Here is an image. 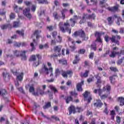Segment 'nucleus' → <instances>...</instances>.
I'll return each instance as SVG.
<instances>
[{
	"label": "nucleus",
	"instance_id": "1",
	"mask_svg": "<svg viewBox=\"0 0 124 124\" xmlns=\"http://www.w3.org/2000/svg\"><path fill=\"white\" fill-rule=\"evenodd\" d=\"M59 27L60 28V31L62 32H65V31H68L69 34L71 33V28H69L70 27V24H69V21L66 20L65 22L63 23L62 22L59 23Z\"/></svg>",
	"mask_w": 124,
	"mask_h": 124
},
{
	"label": "nucleus",
	"instance_id": "2",
	"mask_svg": "<svg viewBox=\"0 0 124 124\" xmlns=\"http://www.w3.org/2000/svg\"><path fill=\"white\" fill-rule=\"evenodd\" d=\"M104 39L105 41L107 43L109 42V40H111V42L113 43H115L116 44H117V45H119V40H121V37L120 35H116V36L112 35L111 37H109L108 35H106Z\"/></svg>",
	"mask_w": 124,
	"mask_h": 124
},
{
	"label": "nucleus",
	"instance_id": "3",
	"mask_svg": "<svg viewBox=\"0 0 124 124\" xmlns=\"http://www.w3.org/2000/svg\"><path fill=\"white\" fill-rule=\"evenodd\" d=\"M112 51H111V54H109L110 58H115L116 57V55H117L119 57H121V55H124V49L123 50L119 51V47L117 46L112 47Z\"/></svg>",
	"mask_w": 124,
	"mask_h": 124
},
{
	"label": "nucleus",
	"instance_id": "4",
	"mask_svg": "<svg viewBox=\"0 0 124 124\" xmlns=\"http://www.w3.org/2000/svg\"><path fill=\"white\" fill-rule=\"evenodd\" d=\"M68 11L67 9H62L61 12L62 14V16L58 15V12H54L53 13V16L54 18L55 19V20H58V21H60V18H62V20H64L65 19V13Z\"/></svg>",
	"mask_w": 124,
	"mask_h": 124
},
{
	"label": "nucleus",
	"instance_id": "5",
	"mask_svg": "<svg viewBox=\"0 0 124 124\" xmlns=\"http://www.w3.org/2000/svg\"><path fill=\"white\" fill-rule=\"evenodd\" d=\"M68 11L67 9H62L61 12L62 14V16L58 15V12H54L53 13V16L54 18L55 19V20H58V21H60V18H62V20H64L65 19V13Z\"/></svg>",
	"mask_w": 124,
	"mask_h": 124
},
{
	"label": "nucleus",
	"instance_id": "6",
	"mask_svg": "<svg viewBox=\"0 0 124 124\" xmlns=\"http://www.w3.org/2000/svg\"><path fill=\"white\" fill-rule=\"evenodd\" d=\"M42 89H41L40 87H38L37 88V92L33 93L34 95H36L37 96H38L39 94H40L41 95H43V94H45V90H46V85H42Z\"/></svg>",
	"mask_w": 124,
	"mask_h": 124
},
{
	"label": "nucleus",
	"instance_id": "7",
	"mask_svg": "<svg viewBox=\"0 0 124 124\" xmlns=\"http://www.w3.org/2000/svg\"><path fill=\"white\" fill-rule=\"evenodd\" d=\"M43 65L44 66L43 68L39 70L40 73L48 75V74H49V71L52 72V70H53V68L52 67L49 68L48 69L45 64H43Z\"/></svg>",
	"mask_w": 124,
	"mask_h": 124
},
{
	"label": "nucleus",
	"instance_id": "8",
	"mask_svg": "<svg viewBox=\"0 0 124 124\" xmlns=\"http://www.w3.org/2000/svg\"><path fill=\"white\" fill-rule=\"evenodd\" d=\"M11 71L14 75H16L17 81H21L23 80V75L24 73H23L22 72L18 73L17 72V71H14V70H12Z\"/></svg>",
	"mask_w": 124,
	"mask_h": 124
},
{
	"label": "nucleus",
	"instance_id": "9",
	"mask_svg": "<svg viewBox=\"0 0 124 124\" xmlns=\"http://www.w3.org/2000/svg\"><path fill=\"white\" fill-rule=\"evenodd\" d=\"M30 11H31V9H30V8H26L23 10V14L24 16H26L29 20H31L32 16L31 13H30Z\"/></svg>",
	"mask_w": 124,
	"mask_h": 124
},
{
	"label": "nucleus",
	"instance_id": "10",
	"mask_svg": "<svg viewBox=\"0 0 124 124\" xmlns=\"http://www.w3.org/2000/svg\"><path fill=\"white\" fill-rule=\"evenodd\" d=\"M105 33L96 31L95 33V37H96V41L102 43V40L101 39V35L105 34Z\"/></svg>",
	"mask_w": 124,
	"mask_h": 124
},
{
	"label": "nucleus",
	"instance_id": "11",
	"mask_svg": "<svg viewBox=\"0 0 124 124\" xmlns=\"http://www.w3.org/2000/svg\"><path fill=\"white\" fill-rule=\"evenodd\" d=\"M75 36H77L78 35L80 37H85L86 34H85V31L82 30H79L78 31H76L74 33Z\"/></svg>",
	"mask_w": 124,
	"mask_h": 124
},
{
	"label": "nucleus",
	"instance_id": "12",
	"mask_svg": "<svg viewBox=\"0 0 124 124\" xmlns=\"http://www.w3.org/2000/svg\"><path fill=\"white\" fill-rule=\"evenodd\" d=\"M96 102L93 104V105L95 107H99V108H100L103 105V103L101 102V100L97 99L96 100Z\"/></svg>",
	"mask_w": 124,
	"mask_h": 124
},
{
	"label": "nucleus",
	"instance_id": "13",
	"mask_svg": "<svg viewBox=\"0 0 124 124\" xmlns=\"http://www.w3.org/2000/svg\"><path fill=\"white\" fill-rule=\"evenodd\" d=\"M3 78L4 80H5V82H8L9 80H10V76H9V74L7 72L3 73Z\"/></svg>",
	"mask_w": 124,
	"mask_h": 124
},
{
	"label": "nucleus",
	"instance_id": "14",
	"mask_svg": "<svg viewBox=\"0 0 124 124\" xmlns=\"http://www.w3.org/2000/svg\"><path fill=\"white\" fill-rule=\"evenodd\" d=\"M68 110L69 115H71L72 113L73 114H75V113H76V108L74 106L72 105L69 107L68 108Z\"/></svg>",
	"mask_w": 124,
	"mask_h": 124
},
{
	"label": "nucleus",
	"instance_id": "15",
	"mask_svg": "<svg viewBox=\"0 0 124 124\" xmlns=\"http://www.w3.org/2000/svg\"><path fill=\"white\" fill-rule=\"evenodd\" d=\"M84 85V81H82L81 82L78 83L77 85V89L78 92H82L83 89L82 88V85Z\"/></svg>",
	"mask_w": 124,
	"mask_h": 124
},
{
	"label": "nucleus",
	"instance_id": "16",
	"mask_svg": "<svg viewBox=\"0 0 124 124\" xmlns=\"http://www.w3.org/2000/svg\"><path fill=\"white\" fill-rule=\"evenodd\" d=\"M108 10L110 11V12H117L119 9V7L118 6H114L111 7H108L107 8Z\"/></svg>",
	"mask_w": 124,
	"mask_h": 124
},
{
	"label": "nucleus",
	"instance_id": "17",
	"mask_svg": "<svg viewBox=\"0 0 124 124\" xmlns=\"http://www.w3.org/2000/svg\"><path fill=\"white\" fill-rule=\"evenodd\" d=\"M22 53L20 54V57H21L22 61H27L28 58L27 57V55H26V53L27 51L24 50L21 51Z\"/></svg>",
	"mask_w": 124,
	"mask_h": 124
},
{
	"label": "nucleus",
	"instance_id": "18",
	"mask_svg": "<svg viewBox=\"0 0 124 124\" xmlns=\"http://www.w3.org/2000/svg\"><path fill=\"white\" fill-rule=\"evenodd\" d=\"M95 78L97 80V82L96 83V85H97V87H98V88H100V87H101V86L100 85V83H101V79H100V77L96 76L95 77Z\"/></svg>",
	"mask_w": 124,
	"mask_h": 124
},
{
	"label": "nucleus",
	"instance_id": "19",
	"mask_svg": "<svg viewBox=\"0 0 124 124\" xmlns=\"http://www.w3.org/2000/svg\"><path fill=\"white\" fill-rule=\"evenodd\" d=\"M117 101L120 102V106H124V97H119L117 98Z\"/></svg>",
	"mask_w": 124,
	"mask_h": 124
},
{
	"label": "nucleus",
	"instance_id": "20",
	"mask_svg": "<svg viewBox=\"0 0 124 124\" xmlns=\"http://www.w3.org/2000/svg\"><path fill=\"white\" fill-rule=\"evenodd\" d=\"M64 99L65 100L67 104H68L70 101H73V98L71 96L65 97V98H64Z\"/></svg>",
	"mask_w": 124,
	"mask_h": 124
},
{
	"label": "nucleus",
	"instance_id": "21",
	"mask_svg": "<svg viewBox=\"0 0 124 124\" xmlns=\"http://www.w3.org/2000/svg\"><path fill=\"white\" fill-rule=\"evenodd\" d=\"M89 73H90V71L86 70L84 74L81 72L80 74V75L81 77H84L85 78H86V77H88V76H89Z\"/></svg>",
	"mask_w": 124,
	"mask_h": 124
},
{
	"label": "nucleus",
	"instance_id": "22",
	"mask_svg": "<svg viewBox=\"0 0 124 124\" xmlns=\"http://www.w3.org/2000/svg\"><path fill=\"white\" fill-rule=\"evenodd\" d=\"M100 96V98L102 100H103L104 99H105V98H108L109 99H111V96H109V94H103Z\"/></svg>",
	"mask_w": 124,
	"mask_h": 124
},
{
	"label": "nucleus",
	"instance_id": "23",
	"mask_svg": "<svg viewBox=\"0 0 124 124\" xmlns=\"http://www.w3.org/2000/svg\"><path fill=\"white\" fill-rule=\"evenodd\" d=\"M48 88L50 89V90L52 91V92H54V93H58V90H57V88H56V87L53 85H49Z\"/></svg>",
	"mask_w": 124,
	"mask_h": 124
},
{
	"label": "nucleus",
	"instance_id": "24",
	"mask_svg": "<svg viewBox=\"0 0 124 124\" xmlns=\"http://www.w3.org/2000/svg\"><path fill=\"white\" fill-rule=\"evenodd\" d=\"M7 94V92L5 89H0V95L4 97V95H6Z\"/></svg>",
	"mask_w": 124,
	"mask_h": 124
},
{
	"label": "nucleus",
	"instance_id": "25",
	"mask_svg": "<svg viewBox=\"0 0 124 124\" xmlns=\"http://www.w3.org/2000/svg\"><path fill=\"white\" fill-rule=\"evenodd\" d=\"M85 16H87V19H93V20H94L95 19V15H94V13H93L92 15H85Z\"/></svg>",
	"mask_w": 124,
	"mask_h": 124
},
{
	"label": "nucleus",
	"instance_id": "26",
	"mask_svg": "<svg viewBox=\"0 0 124 124\" xmlns=\"http://www.w3.org/2000/svg\"><path fill=\"white\" fill-rule=\"evenodd\" d=\"M39 4H48L49 2L47 0H37Z\"/></svg>",
	"mask_w": 124,
	"mask_h": 124
},
{
	"label": "nucleus",
	"instance_id": "27",
	"mask_svg": "<svg viewBox=\"0 0 124 124\" xmlns=\"http://www.w3.org/2000/svg\"><path fill=\"white\" fill-rule=\"evenodd\" d=\"M51 107V102H47L45 103V105L43 107L44 109H48V108H50Z\"/></svg>",
	"mask_w": 124,
	"mask_h": 124
},
{
	"label": "nucleus",
	"instance_id": "28",
	"mask_svg": "<svg viewBox=\"0 0 124 124\" xmlns=\"http://www.w3.org/2000/svg\"><path fill=\"white\" fill-rule=\"evenodd\" d=\"M16 32L17 34L19 35H20L21 36H24V34H25V31L24 30L19 31L17 30L16 31Z\"/></svg>",
	"mask_w": 124,
	"mask_h": 124
},
{
	"label": "nucleus",
	"instance_id": "29",
	"mask_svg": "<svg viewBox=\"0 0 124 124\" xmlns=\"http://www.w3.org/2000/svg\"><path fill=\"white\" fill-rule=\"evenodd\" d=\"M109 80L111 84H115L116 83V78H115V76L109 77Z\"/></svg>",
	"mask_w": 124,
	"mask_h": 124
},
{
	"label": "nucleus",
	"instance_id": "30",
	"mask_svg": "<svg viewBox=\"0 0 124 124\" xmlns=\"http://www.w3.org/2000/svg\"><path fill=\"white\" fill-rule=\"evenodd\" d=\"M80 61V58L78 57V56L76 55L75 56V59L73 62V64H76V63H78L79 62V61Z\"/></svg>",
	"mask_w": 124,
	"mask_h": 124
},
{
	"label": "nucleus",
	"instance_id": "31",
	"mask_svg": "<svg viewBox=\"0 0 124 124\" xmlns=\"http://www.w3.org/2000/svg\"><path fill=\"white\" fill-rule=\"evenodd\" d=\"M124 57H123L121 58V59L118 60L117 61V64L118 65H121V64H122V63H123L124 62Z\"/></svg>",
	"mask_w": 124,
	"mask_h": 124
},
{
	"label": "nucleus",
	"instance_id": "32",
	"mask_svg": "<svg viewBox=\"0 0 124 124\" xmlns=\"http://www.w3.org/2000/svg\"><path fill=\"white\" fill-rule=\"evenodd\" d=\"M61 74L62 76L64 77V78H67L68 76H67V73L66 71H63V70H62Z\"/></svg>",
	"mask_w": 124,
	"mask_h": 124
},
{
	"label": "nucleus",
	"instance_id": "33",
	"mask_svg": "<svg viewBox=\"0 0 124 124\" xmlns=\"http://www.w3.org/2000/svg\"><path fill=\"white\" fill-rule=\"evenodd\" d=\"M14 54L16 57H20L21 56V52L19 50L14 51Z\"/></svg>",
	"mask_w": 124,
	"mask_h": 124
},
{
	"label": "nucleus",
	"instance_id": "34",
	"mask_svg": "<svg viewBox=\"0 0 124 124\" xmlns=\"http://www.w3.org/2000/svg\"><path fill=\"white\" fill-rule=\"evenodd\" d=\"M14 7L15 8V11L16 12V13H18V12H19L20 10H22V8L19 7V8H18V6L17 5H14Z\"/></svg>",
	"mask_w": 124,
	"mask_h": 124
},
{
	"label": "nucleus",
	"instance_id": "35",
	"mask_svg": "<svg viewBox=\"0 0 124 124\" xmlns=\"http://www.w3.org/2000/svg\"><path fill=\"white\" fill-rule=\"evenodd\" d=\"M9 27H10V24H4L0 26V28L2 30H6Z\"/></svg>",
	"mask_w": 124,
	"mask_h": 124
},
{
	"label": "nucleus",
	"instance_id": "36",
	"mask_svg": "<svg viewBox=\"0 0 124 124\" xmlns=\"http://www.w3.org/2000/svg\"><path fill=\"white\" fill-rule=\"evenodd\" d=\"M60 74H62V70L60 71V69H56L55 70V76L58 77V76H60Z\"/></svg>",
	"mask_w": 124,
	"mask_h": 124
},
{
	"label": "nucleus",
	"instance_id": "37",
	"mask_svg": "<svg viewBox=\"0 0 124 124\" xmlns=\"http://www.w3.org/2000/svg\"><path fill=\"white\" fill-rule=\"evenodd\" d=\"M86 19H87V16H86V15H84L83 16L82 19L80 21L79 23L83 24V23H85V22H86Z\"/></svg>",
	"mask_w": 124,
	"mask_h": 124
},
{
	"label": "nucleus",
	"instance_id": "38",
	"mask_svg": "<svg viewBox=\"0 0 124 124\" xmlns=\"http://www.w3.org/2000/svg\"><path fill=\"white\" fill-rule=\"evenodd\" d=\"M33 35H36V39H38L39 37H40V36L39 35V32L38 31V30H36L35 32H34Z\"/></svg>",
	"mask_w": 124,
	"mask_h": 124
},
{
	"label": "nucleus",
	"instance_id": "39",
	"mask_svg": "<svg viewBox=\"0 0 124 124\" xmlns=\"http://www.w3.org/2000/svg\"><path fill=\"white\" fill-rule=\"evenodd\" d=\"M104 91L107 90L108 92H110L111 91V86L109 84L107 85L105 87H104Z\"/></svg>",
	"mask_w": 124,
	"mask_h": 124
},
{
	"label": "nucleus",
	"instance_id": "40",
	"mask_svg": "<svg viewBox=\"0 0 124 124\" xmlns=\"http://www.w3.org/2000/svg\"><path fill=\"white\" fill-rule=\"evenodd\" d=\"M53 50L55 51V52H58V53H60V52H61V50H62V48L59 47L58 46H57L54 47Z\"/></svg>",
	"mask_w": 124,
	"mask_h": 124
},
{
	"label": "nucleus",
	"instance_id": "41",
	"mask_svg": "<svg viewBox=\"0 0 124 124\" xmlns=\"http://www.w3.org/2000/svg\"><path fill=\"white\" fill-rule=\"evenodd\" d=\"M107 0H102L100 1V4L102 7H105V2Z\"/></svg>",
	"mask_w": 124,
	"mask_h": 124
},
{
	"label": "nucleus",
	"instance_id": "42",
	"mask_svg": "<svg viewBox=\"0 0 124 124\" xmlns=\"http://www.w3.org/2000/svg\"><path fill=\"white\" fill-rule=\"evenodd\" d=\"M83 108L81 107H77L76 108V112H78V113H80L81 112H83Z\"/></svg>",
	"mask_w": 124,
	"mask_h": 124
},
{
	"label": "nucleus",
	"instance_id": "43",
	"mask_svg": "<svg viewBox=\"0 0 124 124\" xmlns=\"http://www.w3.org/2000/svg\"><path fill=\"white\" fill-rule=\"evenodd\" d=\"M31 9L32 12H35V10H36V5H32Z\"/></svg>",
	"mask_w": 124,
	"mask_h": 124
},
{
	"label": "nucleus",
	"instance_id": "44",
	"mask_svg": "<svg viewBox=\"0 0 124 124\" xmlns=\"http://www.w3.org/2000/svg\"><path fill=\"white\" fill-rule=\"evenodd\" d=\"M83 95L84 97V98H88V96L90 95V92L88 91H85V92L83 94Z\"/></svg>",
	"mask_w": 124,
	"mask_h": 124
},
{
	"label": "nucleus",
	"instance_id": "45",
	"mask_svg": "<svg viewBox=\"0 0 124 124\" xmlns=\"http://www.w3.org/2000/svg\"><path fill=\"white\" fill-rule=\"evenodd\" d=\"M98 93L99 96L102 95V93H103V91L101 89H100V87H98Z\"/></svg>",
	"mask_w": 124,
	"mask_h": 124
},
{
	"label": "nucleus",
	"instance_id": "46",
	"mask_svg": "<svg viewBox=\"0 0 124 124\" xmlns=\"http://www.w3.org/2000/svg\"><path fill=\"white\" fill-rule=\"evenodd\" d=\"M51 119H53V120H55L56 121H60V118L56 116V115L51 116Z\"/></svg>",
	"mask_w": 124,
	"mask_h": 124
},
{
	"label": "nucleus",
	"instance_id": "47",
	"mask_svg": "<svg viewBox=\"0 0 124 124\" xmlns=\"http://www.w3.org/2000/svg\"><path fill=\"white\" fill-rule=\"evenodd\" d=\"M47 30H48L49 31H52L54 30V26L50 25L46 27Z\"/></svg>",
	"mask_w": 124,
	"mask_h": 124
},
{
	"label": "nucleus",
	"instance_id": "48",
	"mask_svg": "<svg viewBox=\"0 0 124 124\" xmlns=\"http://www.w3.org/2000/svg\"><path fill=\"white\" fill-rule=\"evenodd\" d=\"M91 49L94 51H96V45L95 44H93L91 46Z\"/></svg>",
	"mask_w": 124,
	"mask_h": 124
},
{
	"label": "nucleus",
	"instance_id": "49",
	"mask_svg": "<svg viewBox=\"0 0 124 124\" xmlns=\"http://www.w3.org/2000/svg\"><path fill=\"white\" fill-rule=\"evenodd\" d=\"M59 62L60 63H62V64H66V63H67V62H66V60L64 59L60 60H59Z\"/></svg>",
	"mask_w": 124,
	"mask_h": 124
},
{
	"label": "nucleus",
	"instance_id": "50",
	"mask_svg": "<svg viewBox=\"0 0 124 124\" xmlns=\"http://www.w3.org/2000/svg\"><path fill=\"white\" fill-rule=\"evenodd\" d=\"M110 53V50H107L106 53L102 55V58H105Z\"/></svg>",
	"mask_w": 124,
	"mask_h": 124
},
{
	"label": "nucleus",
	"instance_id": "51",
	"mask_svg": "<svg viewBox=\"0 0 124 124\" xmlns=\"http://www.w3.org/2000/svg\"><path fill=\"white\" fill-rule=\"evenodd\" d=\"M107 20L108 22V24L111 25L112 24V23H113V22L112 21V17L111 16L108 17Z\"/></svg>",
	"mask_w": 124,
	"mask_h": 124
},
{
	"label": "nucleus",
	"instance_id": "52",
	"mask_svg": "<svg viewBox=\"0 0 124 124\" xmlns=\"http://www.w3.org/2000/svg\"><path fill=\"white\" fill-rule=\"evenodd\" d=\"M6 13L5 9H3V11L2 10H0V15H5Z\"/></svg>",
	"mask_w": 124,
	"mask_h": 124
},
{
	"label": "nucleus",
	"instance_id": "53",
	"mask_svg": "<svg viewBox=\"0 0 124 124\" xmlns=\"http://www.w3.org/2000/svg\"><path fill=\"white\" fill-rule=\"evenodd\" d=\"M47 93L48 94V95H49L50 99H51V98H53V97H52V96H53V92H51V91L48 90Z\"/></svg>",
	"mask_w": 124,
	"mask_h": 124
},
{
	"label": "nucleus",
	"instance_id": "54",
	"mask_svg": "<svg viewBox=\"0 0 124 124\" xmlns=\"http://www.w3.org/2000/svg\"><path fill=\"white\" fill-rule=\"evenodd\" d=\"M30 46L31 47V51L32 52V51H34L35 49V47H34V45L33 44V43H31L30 45Z\"/></svg>",
	"mask_w": 124,
	"mask_h": 124
},
{
	"label": "nucleus",
	"instance_id": "55",
	"mask_svg": "<svg viewBox=\"0 0 124 124\" xmlns=\"http://www.w3.org/2000/svg\"><path fill=\"white\" fill-rule=\"evenodd\" d=\"M10 18L11 20H12V19H14L15 18V14L13 13H11L10 15Z\"/></svg>",
	"mask_w": 124,
	"mask_h": 124
},
{
	"label": "nucleus",
	"instance_id": "56",
	"mask_svg": "<svg viewBox=\"0 0 124 124\" xmlns=\"http://www.w3.org/2000/svg\"><path fill=\"white\" fill-rule=\"evenodd\" d=\"M13 27L14 28H18V27H19V22H14Z\"/></svg>",
	"mask_w": 124,
	"mask_h": 124
},
{
	"label": "nucleus",
	"instance_id": "57",
	"mask_svg": "<svg viewBox=\"0 0 124 124\" xmlns=\"http://www.w3.org/2000/svg\"><path fill=\"white\" fill-rule=\"evenodd\" d=\"M91 2H92L93 5L97 4V0H90Z\"/></svg>",
	"mask_w": 124,
	"mask_h": 124
},
{
	"label": "nucleus",
	"instance_id": "58",
	"mask_svg": "<svg viewBox=\"0 0 124 124\" xmlns=\"http://www.w3.org/2000/svg\"><path fill=\"white\" fill-rule=\"evenodd\" d=\"M110 70H111V71H114V72H116V71H118V69H117V68L116 67H111L110 68Z\"/></svg>",
	"mask_w": 124,
	"mask_h": 124
},
{
	"label": "nucleus",
	"instance_id": "59",
	"mask_svg": "<svg viewBox=\"0 0 124 124\" xmlns=\"http://www.w3.org/2000/svg\"><path fill=\"white\" fill-rule=\"evenodd\" d=\"M52 34L53 37L54 38H56V36L58 35V32L56 31H54L52 32Z\"/></svg>",
	"mask_w": 124,
	"mask_h": 124
},
{
	"label": "nucleus",
	"instance_id": "60",
	"mask_svg": "<svg viewBox=\"0 0 124 124\" xmlns=\"http://www.w3.org/2000/svg\"><path fill=\"white\" fill-rule=\"evenodd\" d=\"M70 93L71 95H72V96H76L77 95H78V94L77 93L73 92H71Z\"/></svg>",
	"mask_w": 124,
	"mask_h": 124
},
{
	"label": "nucleus",
	"instance_id": "61",
	"mask_svg": "<svg viewBox=\"0 0 124 124\" xmlns=\"http://www.w3.org/2000/svg\"><path fill=\"white\" fill-rule=\"evenodd\" d=\"M31 60L33 62H35L36 61V57L35 55H32L31 57Z\"/></svg>",
	"mask_w": 124,
	"mask_h": 124
},
{
	"label": "nucleus",
	"instance_id": "62",
	"mask_svg": "<svg viewBox=\"0 0 124 124\" xmlns=\"http://www.w3.org/2000/svg\"><path fill=\"white\" fill-rule=\"evenodd\" d=\"M116 122L118 124H120L121 123V117L120 116L116 117Z\"/></svg>",
	"mask_w": 124,
	"mask_h": 124
},
{
	"label": "nucleus",
	"instance_id": "63",
	"mask_svg": "<svg viewBox=\"0 0 124 124\" xmlns=\"http://www.w3.org/2000/svg\"><path fill=\"white\" fill-rule=\"evenodd\" d=\"M24 3L25 4H26V5H27V6H29V5H30V4H31V1H24Z\"/></svg>",
	"mask_w": 124,
	"mask_h": 124
},
{
	"label": "nucleus",
	"instance_id": "64",
	"mask_svg": "<svg viewBox=\"0 0 124 124\" xmlns=\"http://www.w3.org/2000/svg\"><path fill=\"white\" fill-rule=\"evenodd\" d=\"M54 3L56 6H58V5H60V2L58 0H55L54 1Z\"/></svg>",
	"mask_w": 124,
	"mask_h": 124
}]
</instances>
